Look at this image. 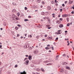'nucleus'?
Here are the masks:
<instances>
[{
    "instance_id": "obj_1",
    "label": "nucleus",
    "mask_w": 74,
    "mask_h": 74,
    "mask_svg": "<svg viewBox=\"0 0 74 74\" xmlns=\"http://www.w3.org/2000/svg\"><path fill=\"white\" fill-rule=\"evenodd\" d=\"M27 58H25V59L24 60V61H25L26 60V61L25 62V64L26 65L27 64H29V61L27 60Z\"/></svg>"
},
{
    "instance_id": "obj_2",
    "label": "nucleus",
    "mask_w": 74,
    "mask_h": 74,
    "mask_svg": "<svg viewBox=\"0 0 74 74\" xmlns=\"http://www.w3.org/2000/svg\"><path fill=\"white\" fill-rule=\"evenodd\" d=\"M62 17H67L68 16V15L67 14H63L62 15Z\"/></svg>"
},
{
    "instance_id": "obj_3",
    "label": "nucleus",
    "mask_w": 74,
    "mask_h": 74,
    "mask_svg": "<svg viewBox=\"0 0 74 74\" xmlns=\"http://www.w3.org/2000/svg\"><path fill=\"white\" fill-rule=\"evenodd\" d=\"M61 32V30H58L57 31L58 34H62V32Z\"/></svg>"
},
{
    "instance_id": "obj_4",
    "label": "nucleus",
    "mask_w": 74,
    "mask_h": 74,
    "mask_svg": "<svg viewBox=\"0 0 74 74\" xmlns=\"http://www.w3.org/2000/svg\"><path fill=\"white\" fill-rule=\"evenodd\" d=\"M20 74H26V72L25 71H24L23 72H21Z\"/></svg>"
},
{
    "instance_id": "obj_5",
    "label": "nucleus",
    "mask_w": 74,
    "mask_h": 74,
    "mask_svg": "<svg viewBox=\"0 0 74 74\" xmlns=\"http://www.w3.org/2000/svg\"><path fill=\"white\" fill-rule=\"evenodd\" d=\"M17 15L18 17H19V15H21V13H20V12H18Z\"/></svg>"
},
{
    "instance_id": "obj_6",
    "label": "nucleus",
    "mask_w": 74,
    "mask_h": 74,
    "mask_svg": "<svg viewBox=\"0 0 74 74\" xmlns=\"http://www.w3.org/2000/svg\"><path fill=\"white\" fill-rule=\"evenodd\" d=\"M66 69H68V70H70V68L69 66H66L65 67Z\"/></svg>"
},
{
    "instance_id": "obj_7",
    "label": "nucleus",
    "mask_w": 74,
    "mask_h": 74,
    "mask_svg": "<svg viewBox=\"0 0 74 74\" xmlns=\"http://www.w3.org/2000/svg\"><path fill=\"white\" fill-rule=\"evenodd\" d=\"M16 10L15 9H13V10L12 11V12H16Z\"/></svg>"
},
{
    "instance_id": "obj_8",
    "label": "nucleus",
    "mask_w": 74,
    "mask_h": 74,
    "mask_svg": "<svg viewBox=\"0 0 74 74\" xmlns=\"http://www.w3.org/2000/svg\"><path fill=\"white\" fill-rule=\"evenodd\" d=\"M63 25L62 24H61L59 25V27H60L61 28H62V27H63Z\"/></svg>"
},
{
    "instance_id": "obj_9",
    "label": "nucleus",
    "mask_w": 74,
    "mask_h": 74,
    "mask_svg": "<svg viewBox=\"0 0 74 74\" xmlns=\"http://www.w3.org/2000/svg\"><path fill=\"white\" fill-rule=\"evenodd\" d=\"M2 70H3L2 69L0 68V74H1L2 73Z\"/></svg>"
},
{
    "instance_id": "obj_10",
    "label": "nucleus",
    "mask_w": 74,
    "mask_h": 74,
    "mask_svg": "<svg viewBox=\"0 0 74 74\" xmlns=\"http://www.w3.org/2000/svg\"><path fill=\"white\" fill-rule=\"evenodd\" d=\"M32 58V56H29L28 57V59L29 60H30V59H31V58Z\"/></svg>"
},
{
    "instance_id": "obj_11",
    "label": "nucleus",
    "mask_w": 74,
    "mask_h": 74,
    "mask_svg": "<svg viewBox=\"0 0 74 74\" xmlns=\"http://www.w3.org/2000/svg\"><path fill=\"white\" fill-rule=\"evenodd\" d=\"M41 70L43 72H45V70H44V69L42 68L41 69Z\"/></svg>"
},
{
    "instance_id": "obj_12",
    "label": "nucleus",
    "mask_w": 74,
    "mask_h": 74,
    "mask_svg": "<svg viewBox=\"0 0 74 74\" xmlns=\"http://www.w3.org/2000/svg\"><path fill=\"white\" fill-rule=\"evenodd\" d=\"M67 64V63L66 62H65L64 63L63 65H66V64Z\"/></svg>"
},
{
    "instance_id": "obj_13",
    "label": "nucleus",
    "mask_w": 74,
    "mask_h": 74,
    "mask_svg": "<svg viewBox=\"0 0 74 74\" xmlns=\"http://www.w3.org/2000/svg\"><path fill=\"white\" fill-rule=\"evenodd\" d=\"M46 49L47 50L48 49H49V47H45Z\"/></svg>"
},
{
    "instance_id": "obj_14",
    "label": "nucleus",
    "mask_w": 74,
    "mask_h": 74,
    "mask_svg": "<svg viewBox=\"0 0 74 74\" xmlns=\"http://www.w3.org/2000/svg\"><path fill=\"white\" fill-rule=\"evenodd\" d=\"M36 71H41V70H40V69L38 68L36 70Z\"/></svg>"
},
{
    "instance_id": "obj_15",
    "label": "nucleus",
    "mask_w": 74,
    "mask_h": 74,
    "mask_svg": "<svg viewBox=\"0 0 74 74\" xmlns=\"http://www.w3.org/2000/svg\"><path fill=\"white\" fill-rule=\"evenodd\" d=\"M46 27L47 28L49 27H50V25H46Z\"/></svg>"
},
{
    "instance_id": "obj_16",
    "label": "nucleus",
    "mask_w": 74,
    "mask_h": 74,
    "mask_svg": "<svg viewBox=\"0 0 74 74\" xmlns=\"http://www.w3.org/2000/svg\"><path fill=\"white\" fill-rule=\"evenodd\" d=\"M12 17H13V18H15L16 17V16L15 15L13 14L12 16Z\"/></svg>"
},
{
    "instance_id": "obj_17",
    "label": "nucleus",
    "mask_w": 74,
    "mask_h": 74,
    "mask_svg": "<svg viewBox=\"0 0 74 74\" xmlns=\"http://www.w3.org/2000/svg\"><path fill=\"white\" fill-rule=\"evenodd\" d=\"M15 19L17 21H18V20H19V18L18 17H17L15 18Z\"/></svg>"
},
{
    "instance_id": "obj_18",
    "label": "nucleus",
    "mask_w": 74,
    "mask_h": 74,
    "mask_svg": "<svg viewBox=\"0 0 74 74\" xmlns=\"http://www.w3.org/2000/svg\"><path fill=\"white\" fill-rule=\"evenodd\" d=\"M57 23H58V24L60 23V20L58 21H57Z\"/></svg>"
},
{
    "instance_id": "obj_19",
    "label": "nucleus",
    "mask_w": 74,
    "mask_h": 74,
    "mask_svg": "<svg viewBox=\"0 0 74 74\" xmlns=\"http://www.w3.org/2000/svg\"><path fill=\"white\" fill-rule=\"evenodd\" d=\"M47 9L48 10H51V7L49 6L47 7Z\"/></svg>"
},
{
    "instance_id": "obj_20",
    "label": "nucleus",
    "mask_w": 74,
    "mask_h": 74,
    "mask_svg": "<svg viewBox=\"0 0 74 74\" xmlns=\"http://www.w3.org/2000/svg\"><path fill=\"white\" fill-rule=\"evenodd\" d=\"M73 1H69V3H70V4H71L72 3H73Z\"/></svg>"
},
{
    "instance_id": "obj_21",
    "label": "nucleus",
    "mask_w": 74,
    "mask_h": 74,
    "mask_svg": "<svg viewBox=\"0 0 74 74\" xmlns=\"http://www.w3.org/2000/svg\"><path fill=\"white\" fill-rule=\"evenodd\" d=\"M58 58H59V56H57L56 58V60H58Z\"/></svg>"
},
{
    "instance_id": "obj_22",
    "label": "nucleus",
    "mask_w": 74,
    "mask_h": 74,
    "mask_svg": "<svg viewBox=\"0 0 74 74\" xmlns=\"http://www.w3.org/2000/svg\"><path fill=\"white\" fill-rule=\"evenodd\" d=\"M52 15L53 16V18H55V14L53 13L52 14Z\"/></svg>"
},
{
    "instance_id": "obj_23",
    "label": "nucleus",
    "mask_w": 74,
    "mask_h": 74,
    "mask_svg": "<svg viewBox=\"0 0 74 74\" xmlns=\"http://www.w3.org/2000/svg\"><path fill=\"white\" fill-rule=\"evenodd\" d=\"M24 21L26 22V21H29V20H28L27 19H25L24 20Z\"/></svg>"
},
{
    "instance_id": "obj_24",
    "label": "nucleus",
    "mask_w": 74,
    "mask_h": 74,
    "mask_svg": "<svg viewBox=\"0 0 74 74\" xmlns=\"http://www.w3.org/2000/svg\"><path fill=\"white\" fill-rule=\"evenodd\" d=\"M15 29V30H18V27H16Z\"/></svg>"
},
{
    "instance_id": "obj_25",
    "label": "nucleus",
    "mask_w": 74,
    "mask_h": 74,
    "mask_svg": "<svg viewBox=\"0 0 74 74\" xmlns=\"http://www.w3.org/2000/svg\"><path fill=\"white\" fill-rule=\"evenodd\" d=\"M70 23H68L67 24V26H70Z\"/></svg>"
},
{
    "instance_id": "obj_26",
    "label": "nucleus",
    "mask_w": 74,
    "mask_h": 74,
    "mask_svg": "<svg viewBox=\"0 0 74 74\" xmlns=\"http://www.w3.org/2000/svg\"><path fill=\"white\" fill-rule=\"evenodd\" d=\"M58 40V38H56V39L55 41H57Z\"/></svg>"
},
{
    "instance_id": "obj_27",
    "label": "nucleus",
    "mask_w": 74,
    "mask_h": 74,
    "mask_svg": "<svg viewBox=\"0 0 74 74\" xmlns=\"http://www.w3.org/2000/svg\"><path fill=\"white\" fill-rule=\"evenodd\" d=\"M37 1L38 3H40V1H41V0H37Z\"/></svg>"
},
{
    "instance_id": "obj_28",
    "label": "nucleus",
    "mask_w": 74,
    "mask_h": 74,
    "mask_svg": "<svg viewBox=\"0 0 74 74\" xmlns=\"http://www.w3.org/2000/svg\"><path fill=\"white\" fill-rule=\"evenodd\" d=\"M28 37H30V38H32V35H30V36H28Z\"/></svg>"
},
{
    "instance_id": "obj_29",
    "label": "nucleus",
    "mask_w": 74,
    "mask_h": 74,
    "mask_svg": "<svg viewBox=\"0 0 74 74\" xmlns=\"http://www.w3.org/2000/svg\"><path fill=\"white\" fill-rule=\"evenodd\" d=\"M25 10H27V8L26 7H25Z\"/></svg>"
},
{
    "instance_id": "obj_30",
    "label": "nucleus",
    "mask_w": 74,
    "mask_h": 74,
    "mask_svg": "<svg viewBox=\"0 0 74 74\" xmlns=\"http://www.w3.org/2000/svg\"><path fill=\"white\" fill-rule=\"evenodd\" d=\"M66 20H67V22H69V18H66Z\"/></svg>"
},
{
    "instance_id": "obj_31",
    "label": "nucleus",
    "mask_w": 74,
    "mask_h": 74,
    "mask_svg": "<svg viewBox=\"0 0 74 74\" xmlns=\"http://www.w3.org/2000/svg\"><path fill=\"white\" fill-rule=\"evenodd\" d=\"M55 3H58V1H57L56 0H55Z\"/></svg>"
},
{
    "instance_id": "obj_32",
    "label": "nucleus",
    "mask_w": 74,
    "mask_h": 74,
    "mask_svg": "<svg viewBox=\"0 0 74 74\" xmlns=\"http://www.w3.org/2000/svg\"><path fill=\"white\" fill-rule=\"evenodd\" d=\"M52 39V37H49V40H51V39Z\"/></svg>"
},
{
    "instance_id": "obj_33",
    "label": "nucleus",
    "mask_w": 74,
    "mask_h": 74,
    "mask_svg": "<svg viewBox=\"0 0 74 74\" xmlns=\"http://www.w3.org/2000/svg\"><path fill=\"white\" fill-rule=\"evenodd\" d=\"M36 38H37V39H38V38H39V36H37L36 37Z\"/></svg>"
},
{
    "instance_id": "obj_34",
    "label": "nucleus",
    "mask_w": 74,
    "mask_h": 74,
    "mask_svg": "<svg viewBox=\"0 0 74 74\" xmlns=\"http://www.w3.org/2000/svg\"><path fill=\"white\" fill-rule=\"evenodd\" d=\"M60 72H62V73H63V71L61 69L60 70Z\"/></svg>"
},
{
    "instance_id": "obj_35",
    "label": "nucleus",
    "mask_w": 74,
    "mask_h": 74,
    "mask_svg": "<svg viewBox=\"0 0 74 74\" xmlns=\"http://www.w3.org/2000/svg\"><path fill=\"white\" fill-rule=\"evenodd\" d=\"M51 48H52L51 49L52 50H54V48H53V47H51Z\"/></svg>"
},
{
    "instance_id": "obj_36",
    "label": "nucleus",
    "mask_w": 74,
    "mask_h": 74,
    "mask_svg": "<svg viewBox=\"0 0 74 74\" xmlns=\"http://www.w3.org/2000/svg\"><path fill=\"white\" fill-rule=\"evenodd\" d=\"M2 45H0V48H1V49H2Z\"/></svg>"
},
{
    "instance_id": "obj_37",
    "label": "nucleus",
    "mask_w": 74,
    "mask_h": 74,
    "mask_svg": "<svg viewBox=\"0 0 74 74\" xmlns=\"http://www.w3.org/2000/svg\"><path fill=\"white\" fill-rule=\"evenodd\" d=\"M55 34H57V35H58V34H58V32H56V33H55Z\"/></svg>"
},
{
    "instance_id": "obj_38",
    "label": "nucleus",
    "mask_w": 74,
    "mask_h": 74,
    "mask_svg": "<svg viewBox=\"0 0 74 74\" xmlns=\"http://www.w3.org/2000/svg\"><path fill=\"white\" fill-rule=\"evenodd\" d=\"M15 67L16 68L17 67H18V65H16L15 66Z\"/></svg>"
},
{
    "instance_id": "obj_39",
    "label": "nucleus",
    "mask_w": 74,
    "mask_h": 74,
    "mask_svg": "<svg viewBox=\"0 0 74 74\" xmlns=\"http://www.w3.org/2000/svg\"><path fill=\"white\" fill-rule=\"evenodd\" d=\"M18 26V27H20L21 26V25L19 24H18V25H17Z\"/></svg>"
},
{
    "instance_id": "obj_40",
    "label": "nucleus",
    "mask_w": 74,
    "mask_h": 74,
    "mask_svg": "<svg viewBox=\"0 0 74 74\" xmlns=\"http://www.w3.org/2000/svg\"><path fill=\"white\" fill-rule=\"evenodd\" d=\"M48 61H45V63H48Z\"/></svg>"
},
{
    "instance_id": "obj_41",
    "label": "nucleus",
    "mask_w": 74,
    "mask_h": 74,
    "mask_svg": "<svg viewBox=\"0 0 74 74\" xmlns=\"http://www.w3.org/2000/svg\"><path fill=\"white\" fill-rule=\"evenodd\" d=\"M71 14H74V11H73L71 12Z\"/></svg>"
},
{
    "instance_id": "obj_42",
    "label": "nucleus",
    "mask_w": 74,
    "mask_h": 74,
    "mask_svg": "<svg viewBox=\"0 0 74 74\" xmlns=\"http://www.w3.org/2000/svg\"><path fill=\"white\" fill-rule=\"evenodd\" d=\"M58 18H60V14L58 15Z\"/></svg>"
},
{
    "instance_id": "obj_43",
    "label": "nucleus",
    "mask_w": 74,
    "mask_h": 74,
    "mask_svg": "<svg viewBox=\"0 0 74 74\" xmlns=\"http://www.w3.org/2000/svg\"><path fill=\"white\" fill-rule=\"evenodd\" d=\"M60 21H62V20H63V19H62V18H60Z\"/></svg>"
},
{
    "instance_id": "obj_44",
    "label": "nucleus",
    "mask_w": 74,
    "mask_h": 74,
    "mask_svg": "<svg viewBox=\"0 0 74 74\" xmlns=\"http://www.w3.org/2000/svg\"><path fill=\"white\" fill-rule=\"evenodd\" d=\"M42 4H44V2L43 1L42 2Z\"/></svg>"
},
{
    "instance_id": "obj_45",
    "label": "nucleus",
    "mask_w": 74,
    "mask_h": 74,
    "mask_svg": "<svg viewBox=\"0 0 74 74\" xmlns=\"http://www.w3.org/2000/svg\"><path fill=\"white\" fill-rule=\"evenodd\" d=\"M28 17L29 18H31V16H28Z\"/></svg>"
},
{
    "instance_id": "obj_46",
    "label": "nucleus",
    "mask_w": 74,
    "mask_h": 74,
    "mask_svg": "<svg viewBox=\"0 0 74 74\" xmlns=\"http://www.w3.org/2000/svg\"><path fill=\"white\" fill-rule=\"evenodd\" d=\"M44 12H42V14L44 15Z\"/></svg>"
},
{
    "instance_id": "obj_47",
    "label": "nucleus",
    "mask_w": 74,
    "mask_h": 74,
    "mask_svg": "<svg viewBox=\"0 0 74 74\" xmlns=\"http://www.w3.org/2000/svg\"><path fill=\"white\" fill-rule=\"evenodd\" d=\"M4 26H6V25H6V24H5V23H4Z\"/></svg>"
},
{
    "instance_id": "obj_48",
    "label": "nucleus",
    "mask_w": 74,
    "mask_h": 74,
    "mask_svg": "<svg viewBox=\"0 0 74 74\" xmlns=\"http://www.w3.org/2000/svg\"><path fill=\"white\" fill-rule=\"evenodd\" d=\"M50 64H47V66H49V65H50Z\"/></svg>"
},
{
    "instance_id": "obj_49",
    "label": "nucleus",
    "mask_w": 74,
    "mask_h": 74,
    "mask_svg": "<svg viewBox=\"0 0 74 74\" xmlns=\"http://www.w3.org/2000/svg\"><path fill=\"white\" fill-rule=\"evenodd\" d=\"M45 37H47V35H45Z\"/></svg>"
},
{
    "instance_id": "obj_50",
    "label": "nucleus",
    "mask_w": 74,
    "mask_h": 74,
    "mask_svg": "<svg viewBox=\"0 0 74 74\" xmlns=\"http://www.w3.org/2000/svg\"><path fill=\"white\" fill-rule=\"evenodd\" d=\"M62 9H60V12H62Z\"/></svg>"
},
{
    "instance_id": "obj_51",
    "label": "nucleus",
    "mask_w": 74,
    "mask_h": 74,
    "mask_svg": "<svg viewBox=\"0 0 74 74\" xmlns=\"http://www.w3.org/2000/svg\"><path fill=\"white\" fill-rule=\"evenodd\" d=\"M29 49H32V47H30Z\"/></svg>"
},
{
    "instance_id": "obj_52",
    "label": "nucleus",
    "mask_w": 74,
    "mask_h": 74,
    "mask_svg": "<svg viewBox=\"0 0 74 74\" xmlns=\"http://www.w3.org/2000/svg\"><path fill=\"white\" fill-rule=\"evenodd\" d=\"M62 7H64V4H62Z\"/></svg>"
},
{
    "instance_id": "obj_53",
    "label": "nucleus",
    "mask_w": 74,
    "mask_h": 74,
    "mask_svg": "<svg viewBox=\"0 0 74 74\" xmlns=\"http://www.w3.org/2000/svg\"><path fill=\"white\" fill-rule=\"evenodd\" d=\"M58 3H56V6H58Z\"/></svg>"
},
{
    "instance_id": "obj_54",
    "label": "nucleus",
    "mask_w": 74,
    "mask_h": 74,
    "mask_svg": "<svg viewBox=\"0 0 74 74\" xmlns=\"http://www.w3.org/2000/svg\"><path fill=\"white\" fill-rule=\"evenodd\" d=\"M67 57L68 58V59H69V55L67 56Z\"/></svg>"
},
{
    "instance_id": "obj_55",
    "label": "nucleus",
    "mask_w": 74,
    "mask_h": 74,
    "mask_svg": "<svg viewBox=\"0 0 74 74\" xmlns=\"http://www.w3.org/2000/svg\"><path fill=\"white\" fill-rule=\"evenodd\" d=\"M19 35L18 34H17V36L19 37Z\"/></svg>"
},
{
    "instance_id": "obj_56",
    "label": "nucleus",
    "mask_w": 74,
    "mask_h": 74,
    "mask_svg": "<svg viewBox=\"0 0 74 74\" xmlns=\"http://www.w3.org/2000/svg\"><path fill=\"white\" fill-rule=\"evenodd\" d=\"M65 56V57H66V56L65 55V54H64L63 55V56Z\"/></svg>"
},
{
    "instance_id": "obj_57",
    "label": "nucleus",
    "mask_w": 74,
    "mask_h": 74,
    "mask_svg": "<svg viewBox=\"0 0 74 74\" xmlns=\"http://www.w3.org/2000/svg\"><path fill=\"white\" fill-rule=\"evenodd\" d=\"M50 46V45H47V47H49Z\"/></svg>"
},
{
    "instance_id": "obj_58",
    "label": "nucleus",
    "mask_w": 74,
    "mask_h": 74,
    "mask_svg": "<svg viewBox=\"0 0 74 74\" xmlns=\"http://www.w3.org/2000/svg\"><path fill=\"white\" fill-rule=\"evenodd\" d=\"M28 55H26V56H25L26 57H28Z\"/></svg>"
},
{
    "instance_id": "obj_59",
    "label": "nucleus",
    "mask_w": 74,
    "mask_h": 74,
    "mask_svg": "<svg viewBox=\"0 0 74 74\" xmlns=\"http://www.w3.org/2000/svg\"><path fill=\"white\" fill-rule=\"evenodd\" d=\"M48 29H51V27H48Z\"/></svg>"
},
{
    "instance_id": "obj_60",
    "label": "nucleus",
    "mask_w": 74,
    "mask_h": 74,
    "mask_svg": "<svg viewBox=\"0 0 74 74\" xmlns=\"http://www.w3.org/2000/svg\"><path fill=\"white\" fill-rule=\"evenodd\" d=\"M67 3V1H66L65 2V4H66V3Z\"/></svg>"
},
{
    "instance_id": "obj_61",
    "label": "nucleus",
    "mask_w": 74,
    "mask_h": 74,
    "mask_svg": "<svg viewBox=\"0 0 74 74\" xmlns=\"http://www.w3.org/2000/svg\"><path fill=\"white\" fill-rule=\"evenodd\" d=\"M12 4L13 5H15V4H14V3H12Z\"/></svg>"
},
{
    "instance_id": "obj_62",
    "label": "nucleus",
    "mask_w": 74,
    "mask_h": 74,
    "mask_svg": "<svg viewBox=\"0 0 74 74\" xmlns=\"http://www.w3.org/2000/svg\"><path fill=\"white\" fill-rule=\"evenodd\" d=\"M1 62H0V66H1Z\"/></svg>"
},
{
    "instance_id": "obj_63",
    "label": "nucleus",
    "mask_w": 74,
    "mask_h": 74,
    "mask_svg": "<svg viewBox=\"0 0 74 74\" xmlns=\"http://www.w3.org/2000/svg\"><path fill=\"white\" fill-rule=\"evenodd\" d=\"M0 29L1 30H3V28H0Z\"/></svg>"
},
{
    "instance_id": "obj_64",
    "label": "nucleus",
    "mask_w": 74,
    "mask_h": 74,
    "mask_svg": "<svg viewBox=\"0 0 74 74\" xmlns=\"http://www.w3.org/2000/svg\"><path fill=\"white\" fill-rule=\"evenodd\" d=\"M27 35V34H25V37H26Z\"/></svg>"
}]
</instances>
